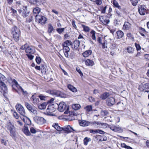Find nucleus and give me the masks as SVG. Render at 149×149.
Instances as JSON below:
<instances>
[{"label":"nucleus","mask_w":149,"mask_h":149,"mask_svg":"<svg viewBox=\"0 0 149 149\" xmlns=\"http://www.w3.org/2000/svg\"><path fill=\"white\" fill-rule=\"evenodd\" d=\"M67 87L70 90L73 92H75L77 91L76 88L70 84L68 85Z\"/></svg>","instance_id":"25"},{"label":"nucleus","mask_w":149,"mask_h":149,"mask_svg":"<svg viewBox=\"0 0 149 149\" xmlns=\"http://www.w3.org/2000/svg\"><path fill=\"white\" fill-rule=\"evenodd\" d=\"M80 45V41L77 40H74L73 43L71 45L72 46V48L73 49H78L79 46Z\"/></svg>","instance_id":"14"},{"label":"nucleus","mask_w":149,"mask_h":149,"mask_svg":"<svg viewBox=\"0 0 149 149\" xmlns=\"http://www.w3.org/2000/svg\"><path fill=\"white\" fill-rule=\"evenodd\" d=\"M91 1L95 2L97 5H100L102 4L101 0H90Z\"/></svg>","instance_id":"46"},{"label":"nucleus","mask_w":149,"mask_h":149,"mask_svg":"<svg viewBox=\"0 0 149 149\" xmlns=\"http://www.w3.org/2000/svg\"><path fill=\"white\" fill-rule=\"evenodd\" d=\"M99 93V91L98 90H97V89L94 90L93 92V93L94 94H97V93Z\"/></svg>","instance_id":"64"},{"label":"nucleus","mask_w":149,"mask_h":149,"mask_svg":"<svg viewBox=\"0 0 149 149\" xmlns=\"http://www.w3.org/2000/svg\"><path fill=\"white\" fill-rule=\"evenodd\" d=\"M144 57L145 59L146 60H149V54H146L144 55Z\"/></svg>","instance_id":"54"},{"label":"nucleus","mask_w":149,"mask_h":149,"mask_svg":"<svg viewBox=\"0 0 149 149\" xmlns=\"http://www.w3.org/2000/svg\"><path fill=\"white\" fill-rule=\"evenodd\" d=\"M30 130L31 133L35 134L36 132V130L33 127H31L30 128Z\"/></svg>","instance_id":"49"},{"label":"nucleus","mask_w":149,"mask_h":149,"mask_svg":"<svg viewBox=\"0 0 149 149\" xmlns=\"http://www.w3.org/2000/svg\"><path fill=\"white\" fill-rule=\"evenodd\" d=\"M107 8V6H105L104 7L102 10V13H105L106 12V10Z\"/></svg>","instance_id":"60"},{"label":"nucleus","mask_w":149,"mask_h":149,"mask_svg":"<svg viewBox=\"0 0 149 149\" xmlns=\"http://www.w3.org/2000/svg\"><path fill=\"white\" fill-rule=\"evenodd\" d=\"M12 33L15 40L16 42L19 41L20 35L19 29L16 26H15L12 29Z\"/></svg>","instance_id":"2"},{"label":"nucleus","mask_w":149,"mask_h":149,"mask_svg":"<svg viewBox=\"0 0 149 149\" xmlns=\"http://www.w3.org/2000/svg\"><path fill=\"white\" fill-rule=\"evenodd\" d=\"M35 19L36 22L42 25L45 24L47 21V19L45 17L39 15H36Z\"/></svg>","instance_id":"3"},{"label":"nucleus","mask_w":149,"mask_h":149,"mask_svg":"<svg viewBox=\"0 0 149 149\" xmlns=\"http://www.w3.org/2000/svg\"><path fill=\"white\" fill-rule=\"evenodd\" d=\"M35 52V49L34 47H29V53L30 54H33Z\"/></svg>","instance_id":"37"},{"label":"nucleus","mask_w":149,"mask_h":149,"mask_svg":"<svg viewBox=\"0 0 149 149\" xmlns=\"http://www.w3.org/2000/svg\"><path fill=\"white\" fill-rule=\"evenodd\" d=\"M39 97L40 98L41 100H45L46 97L42 95H39Z\"/></svg>","instance_id":"55"},{"label":"nucleus","mask_w":149,"mask_h":149,"mask_svg":"<svg viewBox=\"0 0 149 149\" xmlns=\"http://www.w3.org/2000/svg\"><path fill=\"white\" fill-rule=\"evenodd\" d=\"M97 133H100L101 134H104L105 133V132L101 130L97 129Z\"/></svg>","instance_id":"59"},{"label":"nucleus","mask_w":149,"mask_h":149,"mask_svg":"<svg viewBox=\"0 0 149 149\" xmlns=\"http://www.w3.org/2000/svg\"><path fill=\"white\" fill-rule=\"evenodd\" d=\"M112 3L115 7L118 8L119 9H121L120 6L119 5V4L116 0H113Z\"/></svg>","instance_id":"36"},{"label":"nucleus","mask_w":149,"mask_h":149,"mask_svg":"<svg viewBox=\"0 0 149 149\" xmlns=\"http://www.w3.org/2000/svg\"><path fill=\"white\" fill-rule=\"evenodd\" d=\"M132 5L134 6H136L138 2V0H130Z\"/></svg>","instance_id":"42"},{"label":"nucleus","mask_w":149,"mask_h":149,"mask_svg":"<svg viewBox=\"0 0 149 149\" xmlns=\"http://www.w3.org/2000/svg\"><path fill=\"white\" fill-rule=\"evenodd\" d=\"M34 121L36 123L39 125H42L46 122L45 120L43 117L36 116L33 118Z\"/></svg>","instance_id":"6"},{"label":"nucleus","mask_w":149,"mask_h":149,"mask_svg":"<svg viewBox=\"0 0 149 149\" xmlns=\"http://www.w3.org/2000/svg\"><path fill=\"white\" fill-rule=\"evenodd\" d=\"M138 9L140 15H143L147 13L148 9L144 5H140L138 6Z\"/></svg>","instance_id":"5"},{"label":"nucleus","mask_w":149,"mask_h":149,"mask_svg":"<svg viewBox=\"0 0 149 149\" xmlns=\"http://www.w3.org/2000/svg\"><path fill=\"white\" fill-rule=\"evenodd\" d=\"M29 58L30 60H32L34 58V56H33L32 54H29Z\"/></svg>","instance_id":"62"},{"label":"nucleus","mask_w":149,"mask_h":149,"mask_svg":"<svg viewBox=\"0 0 149 149\" xmlns=\"http://www.w3.org/2000/svg\"><path fill=\"white\" fill-rule=\"evenodd\" d=\"M56 109V108L53 104L49 105L46 110L47 114L48 115L53 116V115L52 113L55 111Z\"/></svg>","instance_id":"7"},{"label":"nucleus","mask_w":149,"mask_h":149,"mask_svg":"<svg viewBox=\"0 0 149 149\" xmlns=\"http://www.w3.org/2000/svg\"><path fill=\"white\" fill-rule=\"evenodd\" d=\"M107 139V138L106 137H104L103 138H102L99 140V141H106Z\"/></svg>","instance_id":"63"},{"label":"nucleus","mask_w":149,"mask_h":149,"mask_svg":"<svg viewBox=\"0 0 149 149\" xmlns=\"http://www.w3.org/2000/svg\"><path fill=\"white\" fill-rule=\"evenodd\" d=\"M97 42L100 44H102V39L100 37H98L97 38Z\"/></svg>","instance_id":"58"},{"label":"nucleus","mask_w":149,"mask_h":149,"mask_svg":"<svg viewBox=\"0 0 149 149\" xmlns=\"http://www.w3.org/2000/svg\"><path fill=\"white\" fill-rule=\"evenodd\" d=\"M34 97V95H32L30 99L33 103L37 104L39 102V99L38 98H35Z\"/></svg>","instance_id":"31"},{"label":"nucleus","mask_w":149,"mask_h":149,"mask_svg":"<svg viewBox=\"0 0 149 149\" xmlns=\"http://www.w3.org/2000/svg\"><path fill=\"white\" fill-rule=\"evenodd\" d=\"M110 95L109 93L105 92L102 94L100 96V98L102 100H105Z\"/></svg>","instance_id":"22"},{"label":"nucleus","mask_w":149,"mask_h":149,"mask_svg":"<svg viewBox=\"0 0 149 149\" xmlns=\"http://www.w3.org/2000/svg\"><path fill=\"white\" fill-rule=\"evenodd\" d=\"M109 125L106 123H100L99 127L105 128L108 127H109Z\"/></svg>","instance_id":"35"},{"label":"nucleus","mask_w":149,"mask_h":149,"mask_svg":"<svg viewBox=\"0 0 149 149\" xmlns=\"http://www.w3.org/2000/svg\"><path fill=\"white\" fill-rule=\"evenodd\" d=\"M76 70L80 74V76L81 77L83 76V74L80 70L79 69H78L77 68H76Z\"/></svg>","instance_id":"57"},{"label":"nucleus","mask_w":149,"mask_h":149,"mask_svg":"<svg viewBox=\"0 0 149 149\" xmlns=\"http://www.w3.org/2000/svg\"><path fill=\"white\" fill-rule=\"evenodd\" d=\"M89 132L90 133L92 134H97V130H93L92 129H91L89 130Z\"/></svg>","instance_id":"52"},{"label":"nucleus","mask_w":149,"mask_h":149,"mask_svg":"<svg viewBox=\"0 0 149 149\" xmlns=\"http://www.w3.org/2000/svg\"><path fill=\"white\" fill-rule=\"evenodd\" d=\"M15 108L17 111L21 115L23 116L26 117V119L27 120L28 118L25 116V112L24 109L22 105L20 104H17L15 106Z\"/></svg>","instance_id":"4"},{"label":"nucleus","mask_w":149,"mask_h":149,"mask_svg":"<svg viewBox=\"0 0 149 149\" xmlns=\"http://www.w3.org/2000/svg\"><path fill=\"white\" fill-rule=\"evenodd\" d=\"M115 99L113 97H109L107 100V104L109 106H112L115 103Z\"/></svg>","instance_id":"12"},{"label":"nucleus","mask_w":149,"mask_h":149,"mask_svg":"<svg viewBox=\"0 0 149 149\" xmlns=\"http://www.w3.org/2000/svg\"><path fill=\"white\" fill-rule=\"evenodd\" d=\"M90 123L88 121L85 120H82L79 122L80 126L83 127L88 126L89 125Z\"/></svg>","instance_id":"17"},{"label":"nucleus","mask_w":149,"mask_h":149,"mask_svg":"<svg viewBox=\"0 0 149 149\" xmlns=\"http://www.w3.org/2000/svg\"><path fill=\"white\" fill-rule=\"evenodd\" d=\"M85 64L88 66H92L94 65L93 61L91 60L87 59L85 61Z\"/></svg>","instance_id":"21"},{"label":"nucleus","mask_w":149,"mask_h":149,"mask_svg":"<svg viewBox=\"0 0 149 149\" xmlns=\"http://www.w3.org/2000/svg\"><path fill=\"white\" fill-rule=\"evenodd\" d=\"M72 42L70 40H67L65 41L62 44L63 46H68L70 45H72Z\"/></svg>","instance_id":"26"},{"label":"nucleus","mask_w":149,"mask_h":149,"mask_svg":"<svg viewBox=\"0 0 149 149\" xmlns=\"http://www.w3.org/2000/svg\"><path fill=\"white\" fill-rule=\"evenodd\" d=\"M23 120L25 123V124H24V127L23 129V132L27 136L28 135V124H26L25 122V119L24 118L23 119Z\"/></svg>","instance_id":"15"},{"label":"nucleus","mask_w":149,"mask_h":149,"mask_svg":"<svg viewBox=\"0 0 149 149\" xmlns=\"http://www.w3.org/2000/svg\"><path fill=\"white\" fill-rule=\"evenodd\" d=\"M109 127L110 129L115 132H120L121 130L120 127L116 126L114 125H109Z\"/></svg>","instance_id":"13"},{"label":"nucleus","mask_w":149,"mask_h":149,"mask_svg":"<svg viewBox=\"0 0 149 149\" xmlns=\"http://www.w3.org/2000/svg\"><path fill=\"white\" fill-rule=\"evenodd\" d=\"M5 78H6L5 76L0 73V81H4Z\"/></svg>","instance_id":"50"},{"label":"nucleus","mask_w":149,"mask_h":149,"mask_svg":"<svg viewBox=\"0 0 149 149\" xmlns=\"http://www.w3.org/2000/svg\"><path fill=\"white\" fill-rule=\"evenodd\" d=\"M1 142L2 144H3L5 146H6L7 142L6 140L3 139H1Z\"/></svg>","instance_id":"53"},{"label":"nucleus","mask_w":149,"mask_h":149,"mask_svg":"<svg viewBox=\"0 0 149 149\" xmlns=\"http://www.w3.org/2000/svg\"><path fill=\"white\" fill-rule=\"evenodd\" d=\"M91 141V139L88 137H86L84 139V144L85 145H87L88 142Z\"/></svg>","instance_id":"33"},{"label":"nucleus","mask_w":149,"mask_h":149,"mask_svg":"<svg viewBox=\"0 0 149 149\" xmlns=\"http://www.w3.org/2000/svg\"><path fill=\"white\" fill-rule=\"evenodd\" d=\"M13 111V113L14 117L17 119H18L19 117L18 114L15 111Z\"/></svg>","instance_id":"47"},{"label":"nucleus","mask_w":149,"mask_h":149,"mask_svg":"<svg viewBox=\"0 0 149 149\" xmlns=\"http://www.w3.org/2000/svg\"><path fill=\"white\" fill-rule=\"evenodd\" d=\"M127 52L131 54H132L134 53L135 51L134 49L131 46L128 47L126 49Z\"/></svg>","instance_id":"19"},{"label":"nucleus","mask_w":149,"mask_h":149,"mask_svg":"<svg viewBox=\"0 0 149 149\" xmlns=\"http://www.w3.org/2000/svg\"><path fill=\"white\" fill-rule=\"evenodd\" d=\"M82 27L83 28L85 32H89L90 31V29L88 26H86L84 25H82Z\"/></svg>","instance_id":"43"},{"label":"nucleus","mask_w":149,"mask_h":149,"mask_svg":"<svg viewBox=\"0 0 149 149\" xmlns=\"http://www.w3.org/2000/svg\"><path fill=\"white\" fill-rule=\"evenodd\" d=\"M47 92L51 94V95H55L56 96H60L62 97H66V95H64L63 96L61 95V93L59 91L56 90H49Z\"/></svg>","instance_id":"9"},{"label":"nucleus","mask_w":149,"mask_h":149,"mask_svg":"<svg viewBox=\"0 0 149 149\" xmlns=\"http://www.w3.org/2000/svg\"><path fill=\"white\" fill-rule=\"evenodd\" d=\"M96 32L93 30H92L90 32L91 36L93 40H96L95 34Z\"/></svg>","instance_id":"30"},{"label":"nucleus","mask_w":149,"mask_h":149,"mask_svg":"<svg viewBox=\"0 0 149 149\" xmlns=\"http://www.w3.org/2000/svg\"><path fill=\"white\" fill-rule=\"evenodd\" d=\"M142 55V53L140 52H138L137 54L134 57H139Z\"/></svg>","instance_id":"56"},{"label":"nucleus","mask_w":149,"mask_h":149,"mask_svg":"<svg viewBox=\"0 0 149 149\" xmlns=\"http://www.w3.org/2000/svg\"><path fill=\"white\" fill-rule=\"evenodd\" d=\"M63 50L65 56L66 57L68 56V52L70 51V48L68 46H63Z\"/></svg>","instance_id":"16"},{"label":"nucleus","mask_w":149,"mask_h":149,"mask_svg":"<svg viewBox=\"0 0 149 149\" xmlns=\"http://www.w3.org/2000/svg\"><path fill=\"white\" fill-rule=\"evenodd\" d=\"M93 125L97 126V128L99 127L100 122L97 121H94L92 123Z\"/></svg>","instance_id":"45"},{"label":"nucleus","mask_w":149,"mask_h":149,"mask_svg":"<svg viewBox=\"0 0 149 149\" xmlns=\"http://www.w3.org/2000/svg\"><path fill=\"white\" fill-rule=\"evenodd\" d=\"M64 130L67 133H69L70 132L74 131V130L72 127L70 125H68L67 127L63 128V130Z\"/></svg>","instance_id":"18"},{"label":"nucleus","mask_w":149,"mask_h":149,"mask_svg":"<svg viewBox=\"0 0 149 149\" xmlns=\"http://www.w3.org/2000/svg\"><path fill=\"white\" fill-rule=\"evenodd\" d=\"M23 11L22 13V16L24 17H25L27 16L28 13L27 12V6H23Z\"/></svg>","instance_id":"23"},{"label":"nucleus","mask_w":149,"mask_h":149,"mask_svg":"<svg viewBox=\"0 0 149 149\" xmlns=\"http://www.w3.org/2000/svg\"><path fill=\"white\" fill-rule=\"evenodd\" d=\"M116 33L118 39L122 38L124 35V33L121 31H117Z\"/></svg>","instance_id":"27"},{"label":"nucleus","mask_w":149,"mask_h":149,"mask_svg":"<svg viewBox=\"0 0 149 149\" xmlns=\"http://www.w3.org/2000/svg\"><path fill=\"white\" fill-rule=\"evenodd\" d=\"M36 61L37 63L38 64H39L41 62V60L40 57H36Z\"/></svg>","instance_id":"51"},{"label":"nucleus","mask_w":149,"mask_h":149,"mask_svg":"<svg viewBox=\"0 0 149 149\" xmlns=\"http://www.w3.org/2000/svg\"><path fill=\"white\" fill-rule=\"evenodd\" d=\"M92 53V51L90 50H88L85 52L83 54V56L85 57H86L90 55Z\"/></svg>","instance_id":"24"},{"label":"nucleus","mask_w":149,"mask_h":149,"mask_svg":"<svg viewBox=\"0 0 149 149\" xmlns=\"http://www.w3.org/2000/svg\"><path fill=\"white\" fill-rule=\"evenodd\" d=\"M99 19L100 22H102V24L104 25H107L109 22V20L106 16L104 17L100 16Z\"/></svg>","instance_id":"10"},{"label":"nucleus","mask_w":149,"mask_h":149,"mask_svg":"<svg viewBox=\"0 0 149 149\" xmlns=\"http://www.w3.org/2000/svg\"><path fill=\"white\" fill-rule=\"evenodd\" d=\"M85 109L87 111H90L92 110V106L91 105L87 106L85 108Z\"/></svg>","instance_id":"41"},{"label":"nucleus","mask_w":149,"mask_h":149,"mask_svg":"<svg viewBox=\"0 0 149 149\" xmlns=\"http://www.w3.org/2000/svg\"><path fill=\"white\" fill-rule=\"evenodd\" d=\"M102 45V47L103 48H107V47L105 45V41H104L103 43H102V44H101Z\"/></svg>","instance_id":"61"},{"label":"nucleus","mask_w":149,"mask_h":149,"mask_svg":"<svg viewBox=\"0 0 149 149\" xmlns=\"http://www.w3.org/2000/svg\"><path fill=\"white\" fill-rule=\"evenodd\" d=\"M8 129L10 131V135L13 139H15L16 136V134L14 126L11 125L8 126Z\"/></svg>","instance_id":"8"},{"label":"nucleus","mask_w":149,"mask_h":149,"mask_svg":"<svg viewBox=\"0 0 149 149\" xmlns=\"http://www.w3.org/2000/svg\"><path fill=\"white\" fill-rule=\"evenodd\" d=\"M54 127L58 131H61L63 130V128H61V127L59 126L58 124H55V125H54Z\"/></svg>","instance_id":"40"},{"label":"nucleus","mask_w":149,"mask_h":149,"mask_svg":"<svg viewBox=\"0 0 149 149\" xmlns=\"http://www.w3.org/2000/svg\"><path fill=\"white\" fill-rule=\"evenodd\" d=\"M72 107L73 109L76 110L80 109L81 107V106L79 104H74L72 105Z\"/></svg>","instance_id":"29"},{"label":"nucleus","mask_w":149,"mask_h":149,"mask_svg":"<svg viewBox=\"0 0 149 149\" xmlns=\"http://www.w3.org/2000/svg\"><path fill=\"white\" fill-rule=\"evenodd\" d=\"M29 111L31 114L34 116H36L38 113L36 108L33 106H32L29 104Z\"/></svg>","instance_id":"11"},{"label":"nucleus","mask_w":149,"mask_h":149,"mask_svg":"<svg viewBox=\"0 0 149 149\" xmlns=\"http://www.w3.org/2000/svg\"><path fill=\"white\" fill-rule=\"evenodd\" d=\"M131 26V24L128 22H125L123 26V28L126 30L130 29Z\"/></svg>","instance_id":"20"},{"label":"nucleus","mask_w":149,"mask_h":149,"mask_svg":"<svg viewBox=\"0 0 149 149\" xmlns=\"http://www.w3.org/2000/svg\"><path fill=\"white\" fill-rule=\"evenodd\" d=\"M40 11V9L38 7L34 8L33 10V13L37 15H38Z\"/></svg>","instance_id":"34"},{"label":"nucleus","mask_w":149,"mask_h":149,"mask_svg":"<svg viewBox=\"0 0 149 149\" xmlns=\"http://www.w3.org/2000/svg\"><path fill=\"white\" fill-rule=\"evenodd\" d=\"M54 28L52 25L51 24H49L48 25V32L50 33L52 32Z\"/></svg>","instance_id":"38"},{"label":"nucleus","mask_w":149,"mask_h":149,"mask_svg":"<svg viewBox=\"0 0 149 149\" xmlns=\"http://www.w3.org/2000/svg\"><path fill=\"white\" fill-rule=\"evenodd\" d=\"M28 45L27 44H26L22 46L21 47V49H25V52L27 53L26 55L28 57Z\"/></svg>","instance_id":"32"},{"label":"nucleus","mask_w":149,"mask_h":149,"mask_svg":"<svg viewBox=\"0 0 149 149\" xmlns=\"http://www.w3.org/2000/svg\"><path fill=\"white\" fill-rule=\"evenodd\" d=\"M58 107V109L60 112H63L65 110L64 113L65 114L70 113V111H69V107L67 105L66 103L64 102H60L59 104H57Z\"/></svg>","instance_id":"1"},{"label":"nucleus","mask_w":149,"mask_h":149,"mask_svg":"<svg viewBox=\"0 0 149 149\" xmlns=\"http://www.w3.org/2000/svg\"><path fill=\"white\" fill-rule=\"evenodd\" d=\"M47 104L46 103H43L40 104L38 105V108L40 109H45L46 107Z\"/></svg>","instance_id":"28"},{"label":"nucleus","mask_w":149,"mask_h":149,"mask_svg":"<svg viewBox=\"0 0 149 149\" xmlns=\"http://www.w3.org/2000/svg\"><path fill=\"white\" fill-rule=\"evenodd\" d=\"M135 45L137 51H139L141 49V46L139 44H138L136 43H135Z\"/></svg>","instance_id":"48"},{"label":"nucleus","mask_w":149,"mask_h":149,"mask_svg":"<svg viewBox=\"0 0 149 149\" xmlns=\"http://www.w3.org/2000/svg\"><path fill=\"white\" fill-rule=\"evenodd\" d=\"M65 29V28H57L56 30L59 34H61L64 31Z\"/></svg>","instance_id":"44"},{"label":"nucleus","mask_w":149,"mask_h":149,"mask_svg":"<svg viewBox=\"0 0 149 149\" xmlns=\"http://www.w3.org/2000/svg\"><path fill=\"white\" fill-rule=\"evenodd\" d=\"M0 81V86L2 88L4 87V90H6L7 89V87L5 83L2 81Z\"/></svg>","instance_id":"39"}]
</instances>
